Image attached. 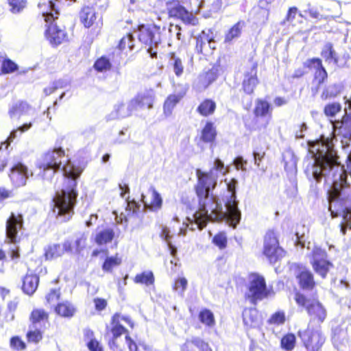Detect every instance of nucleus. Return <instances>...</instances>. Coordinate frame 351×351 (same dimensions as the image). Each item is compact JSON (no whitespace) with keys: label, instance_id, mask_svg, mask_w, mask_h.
Listing matches in <instances>:
<instances>
[{"label":"nucleus","instance_id":"nucleus-28","mask_svg":"<svg viewBox=\"0 0 351 351\" xmlns=\"http://www.w3.org/2000/svg\"><path fill=\"white\" fill-rule=\"evenodd\" d=\"M96 19L95 10L89 6L82 8L80 12V21L86 27H90Z\"/></svg>","mask_w":351,"mask_h":351},{"label":"nucleus","instance_id":"nucleus-46","mask_svg":"<svg viewBox=\"0 0 351 351\" xmlns=\"http://www.w3.org/2000/svg\"><path fill=\"white\" fill-rule=\"evenodd\" d=\"M73 252L71 254H80L86 246V237L85 235L80 234L76 238L74 242H72Z\"/></svg>","mask_w":351,"mask_h":351},{"label":"nucleus","instance_id":"nucleus-1","mask_svg":"<svg viewBox=\"0 0 351 351\" xmlns=\"http://www.w3.org/2000/svg\"><path fill=\"white\" fill-rule=\"evenodd\" d=\"M308 146L312 160L306 168L307 176L316 182L323 179L331 184L327 199L332 217H342L345 221H351V186L343 166L337 160L333 139L322 135L315 141H308Z\"/></svg>","mask_w":351,"mask_h":351},{"label":"nucleus","instance_id":"nucleus-56","mask_svg":"<svg viewBox=\"0 0 351 351\" xmlns=\"http://www.w3.org/2000/svg\"><path fill=\"white\" fill-rule=\"evenodd\" d=\"M213 243L219 248L223 249L226 246L227 239L223 233H219L213 238Z\"/></svg>","mask_w":351,"mask_h":351},{"label":"nucleus","instance_id":"nucleus-16","mask_svg":"<svg viewBox=\"0 0 351 351\" xmlns=\"http://www.w3.org/2000/svg\"><path fill=\"white\" fill-rule=\"evenodd\" d=\"M9 176L14 186H24L29 177L27 167L22 163H18L12 167Z\"/></svg>","mask_w":351,"mask_h":351},{"label":"nucleus","instance_id":"nucleus-21","mask_svg":"<svg viewBox=\"0 0 351 351\" xmlns=\"http://www.w3.org/2000/svg\"><path fill=\"white\" fill-rule=\"evenodd\" d=\"M257 65L254 64L250 68V71L246 72L244 75V79L243 81V88L245 93L252 94L254 92V89L258 84V78L256 76Z\"/></svg>","mask_w":351,"mask_h":351},{"label":"nucleus","instance_id":"nucleus-25","mask_svg":"<svg viewBox=\"0 0 351 351\" xmlns=\"http://www.w3.org/2000/svg\"><path fill=\"white\" fill-rule=\"evenodd\" d=\"M39 282V278L38 276L32 274H27L23 278L22 289L27 295H32L37 289Z\"/></svg>","mask_w":351,"mask_h":351},{"label":"nucleus","instance_id":"nucleus-40","mask_svg":"<svg viewBox=\"0 0 351 351\" xmlns=\"http://www.w3.org/2000/svg\"><path fill=\"white\" fill-rule=\"evenodd\" d=\"M270 104L264 100L258 99L256 102L254 114L256 116L264 117L269 113Z\"/></svg>","mask_w":351,"mask_h":351},{"label":"nucleus","instance_id":"nucleus-22","mask_svg":"<svg viewBox=\"0 0 351 351\" xmlns=\"http://www.w3.org/2000/svg\"><path fill=\"white\" fill-rule=\"evenodd\" d=\"M169 12L171 16L181 19L186 24L195 25L197 23L195 16L191 12L186 10L182 5H176L170 10Z\"/></svg>","mask_w":351,"mask_h":351},{"label":"nucleus","instance_id":"nucleus-49","mask_svg":"<svg viewBox=\"0 0 351 351\" xmlns=\"http://www.w3.org/2000/svg\"><path fill=\"white\" fill-rule=\"evenodd\" d=\"M47 318V314L41 309H35L32 312L30 320L32 322L31 325L38 326L40 322Z\"/></svg>","mask_w":351,"mask_h":351},{"label":"nucleus","instance_id":"nucleus-62","mask_svg":"<svg viewBox=\"0 0 351 351\" xmlns=\"http://www.w3.org/2000/svg\"><path fill=\"white\" fill-rule=\"evenodd\" d=\"M88 348L90 351H101L99 343L95 339H91L88 343Z\"/></svg>","mask_w":351,"mask_h":351},{"label":"nucleus","instance_id":"nucleus-42","mask_svg":"<svg viewBox=\"0 0 351 351\" xmlns=\"http://www.w3.org/2000/svg\"><path fill=\"white\" fill-rule=\"evenodd\" d=\"M121 263V258L115 255L114 256L107 257L102 265V269L105 271H111L112 269Z\"/></svg>","mask_w":351,"mask_h":351},{"label":"nucleus","instance_id":"nucleus-44","mask_svg":"<svg viewBox=\"0 0 351 351\" xmlns=\"http://www.w3.org/2000/svg\"><path fill=\"white\" fill-rule=\"evenodd\" d=\"M27 339L29 342L38 343L42 339V333L38 326L30 325L29 330L27 334Z\"/></svg>","mask_w":351,"mask_h":351},{"label":"nucleus","instance_id":"nucleus-13","mask_svg":"<svg viewBox=\"0 0 351 351\" xmlns=\"http://www.w3.org/2000/svg\"><path fill=\"white\" fill-rule=\"evenodd\" d=\"M136 110L132 99L127 104L119 102L114 106V108L107 116V120L112 121L130 117Z\"/></svg>","mask_w":351,"mask_h":351},{"label":"nucleus","instance_id":"nucleus-3","mask_svg":"<svg viewBox=\"0 0 351 351\" xmlns=\"http://www.w3.org/2000/svg\"><path fill=\"white\" fill-rule=\"evenodd\" d=\"M64 182L66 184L60 192H57L53 199V212L57 217H64V221L69 220L75 206L77 193L75 191L77 179L82 170L68 161L62 167Z\"/></svg>","mask_w":351,"mask_h":351},{"label":"nucleus","instance_id":"nucleus-37","mask_svg":"<svg viewBox=\"0 0 351 351\" xmlns=\"http://www.w3.org/2000/svg\"><path fill=\"white\" fill-rule=\"evenodd\" d=\"M199 319L203 324L208 327H213L215 324L214 315L208 309L201 311L199 314Z\"/></svg>","mask_w":351,"mask_h":351},{"label":"nucleus","instance_id":"nucleus-61","mask_svg":"<svg viewBox=\"0 0 351 351\" xmlns=\"http://www.w3.org/2000/svg\"><path fill=\"white\" fill-rule=\"evenodd\" d=\"M60 297V293L56 289H52L46 296L48 302L51 303L57 300Z\"/></svg>","mask_w":351,"mask_h":351},{"label":"nucleus","instance_id":"nucleus-43","mask_svg":"<svg viewBox=\"0 0 351 351\" xmlns=\"http://www.w3.org/2000/svg\"><path fill=\"white\" fill-rule=\"evenodd\" d=\"M160 236L167 243L171 254L174 256L177 252V249L170 241L171 237L170 230L167 227H163Z\"/></svg>","mask_w":351,"mask_h":351},{"label":"nucleus","instance_id":"nucleus-4","mask_svg":"<svg viewBox=\"0 0 351 351\" xmlns=\"http://www.w3.org/2000/svg\"><path fill=\"white\" fill-rule=\"evenodd\" d=\"M47 8V11L43 12L45 21L49 23L45 31V37L51 45L58 46L65 40L66 33L53 23L59 14L55 3L52 1H49Z\"/></svg>","mask_w":351,"mask_h":351},{"label":"nucleus","instance_id":"nucleus-63","mask_svg":"<svg viewBox=\"0 0 351 351\" xmlns=\"http://www.w3.org/2000/svg\"><path fill=\"white\" fill-rule=\"evenodd\" d=\"M126 344L130 351H138L136 343L128 336H125Z\"/></svg>","mask_w":351,"mask_h":351},{"label":"nucleus","instance_id":"nucleus-47","mask_svg":"<svg viewBox=\"0 0 351 351\" xmlns=\"http://www.w3.org/2000/svg\"><path fill=\"white\" fill-rule=\"evenodd\" d=\"M210 30L208 32L202 31L201 34L196 39V49L198 52L202 53L207 41L210 40Z\"/></svg>","mask_w":351,"mask_h":351},{"label":"nucleus","instance_id":"nucleus-12","mask_svg":"<svg viewBox=\"0 0 351 351\" xmlns=\"http://www.w3.org/2000/svg\"><path fill=\"white\" fill-rule=\"evenodd\" d=\"M138 36L139 40L149 46L147 52L152 58L156 57L157 52L154 50L159 43V36H156L154 28L149 25H141L138 27Z\"/></svg>","mask_w":351,"mask_h":351},{"label":"nucleus","instance_id":"nucleus-26","mask_svg":"<svg viewBox=\"0 0 351 351\" xmlns=\"http://www.w3.org/2000/svg\"><path fill=\"white\" fill-rule=\"evenodd\" d=\"M120 319L130 324L131 327H133V323L128 317H121V316L118 314L114 315L112 319V324H113L112 328V333L114 339L119 337L120 335H121L123 333H125L126 332V329L121 324H119Z\"/></svg>","mask_w":351,"mask_h":351},{"label":"nucleus","instance_id":"nucleus-11","mask_svg":"<svg viewBox=\"0 0 351 351\" xmlns=\"http://www.w3.org/2000/svg\"><path fill=\"white\" fill-rule=\"evenodd\" d=\"M326 258L327 254L324 250L318 247L313 248L311 263L314 271L323 278H326L330 268L332 267V264Z\"/></svg>","mask_w":351,"mask_h":351},{"label":"nucleus","instance_id":"nucleus-10","mask_svg":"<svg viewBox=\"0 0 351 351\" xmlns=\"http://www.w3.org/2000/svg\"><path fill=\"white\" fill-rule=\"evenodd\" d=\"M298 335L308 351H318L325 341V337L319 329L311 330L308 327L306 330L299 331Z\"/></svg>","mask_w":351,"mask_h":351},{"label":"nucleus","instance_id":"nucleus-60","mask_svg":"<svg viewBox=\"0 0 351 351\" xmlns=\"http://www.w3.org/2000/svg\"><path fill=\"white\" fill-rule=\"evenodd\" d=\"M94 304L96 310L99 311L104 310L107 306L106 300L98 298L94 299Z\"/></svg>","mask_w":351,"mask_h":351},{"label":"nucleus","instance_id":"nucleus-33","mask_svg":"<svg viewBox=\"0 0 351 351\" xmlns=\"http://www.w3.org/2000/svg\"><path fill=\"white\" fill-rule=\"evenodd\" d=\"M114 236V232L111 228H107L99 232L95 237V242L102 245L110 242Z\"/></svg>","mask_w":351,"mask_h":351},{"label":"nucleus","instance_id":"nucleus-45","mask_svg":"<svg viewBox=\"0 0 351 351\" xmlns=\"http://www.w3.org/2000/svg\"><path fill=\"white\" fill-rule=\"evenodd\" d=\"M169 64L172 66L173 72L176 76L179 77L182 74L184 66L180 58L176 57L175 54H172L169 60Z\"/></svg>","mask_w":351,"mask_h":351},{"label":"nucleus","instance_id":"nucleus-30","mask_svg":"<svg viewBox=\"0 0 351 351\" xmlns=\"http://www.w3.org/2000/svg\"><path fill=\"white\" fill-rule=\"evenodd\" d=\"M217 135L216 129L211 122H207L202 131L201 139L205 143L215 141Z\"/></svg>","mask_w":351,"mask_h":351},{"label":"nucleus","instance_id":"nucleus-20","mask_svg":"<svg viewBox=\"0 0 351 351\" xmlns=\"http://www.w3.org/2000/svg\"><path fill=\"white\" fill-rule=\"evenodd\" d=\"M148 192L152 195V199L149 203L145 200V195L141 194V201L144 204L145 208L152 211L157 212L161 209L162 206V198L160 194L155 189L153 186H151Z\"/></svg>","mask_w":351,"mask_h":351},{"label":"nucleus","instance_id":"nucleus-39","mask_svg":"<svg viewBox=\"0 0 351 351\" xmlns=\"http://www.w3.org/2000/svg\"><path fill=\"white\" fill-rule=\"evenodd\" d=\"M342 89V86L339 84H334L329 85L326 88L322 94V98L326 99L328 98L335 97L338 95Z\"/></svg>","mask_w":351,"mask_h":351},{"label":"nucleus","instance_id":"nucleus-35","mask_svg":"<svg viewBox=\"0 0 351 351\" xmlns=\"http://www.w3.org/2000/svg\"><path fill=\"white\" fill-rule=\"evenodd\" d=\"M244 21H240L234 25L228 32L225 36L226 42H230L233 39L238 38L244 27Z\"/></svg>","mask_w":351,"mask_h":351},{"label":"nucleus","instance_id":"nucleus-23","mask_svg":"<svg viewBox=\"0 0 351 351\" xmlns=\"http://www.w3.org/2000/svg\"><path fill=\"white\" fill-rule=\"evenodd\" d=\"M305 66L315 69V80L318 82V84H322L327 78V72L322 64V61L319 58H313L307 60L305 62Z\"/></svg>","mask_w":351,"mask_h":351},{"label":"nucleus","instance_id":"nucleus-57","mask_svg":"<svg viewBox=\"0 0 351 351\" xmlns=\"http://www.w3.org/2000/svg\"><path fill=\"white\" fill-rule=\"evenodd\" d=\"M10 346L16 350H23L25 348V343L18 337L10 339Z\"/></svg>","mask_w":351,"mask_h":351},{"label":"nucleus","instance_id":"nucleus-19","mask_svg":"<svg viewBox=\"0 0 351 351\" xmlns=\"http://www.w3.org/2000/svg\"><path fill=\"white\" fill-rule=\"evenodd\" d=\"M154 98L155 93L154 90L149 89L138 93L133 99H132V101L134 103V106L136 109L138 107L143 108L145 106L151 109L153 107L152 104Z\"/></svg>","mask_w":351,"mask_h":351},{"label":"nucleus","instance_id":"nucleus-41","mask_svg":"<svg viewBox=\"0 0 351 351\" xmlns=\"http://www.w3.org/2000/svg\"><path fill=\"white\" fill-rule=\"evenodd\" d=\"M10 10L13 14H19L26 8L27 0H8Z\"/></svg>","mask_w":351,"mask_h":351},{"label":"nucleus","instance_id":"nucleus-59","mask_svg":"<svg viewBox=\"0 0 351 351\" xmlns=\"http://www.w3.org/2000/svg\"><path fill=\"white\" fill-rule=\"evenodd\" d=\"M234 164L237 169H241L242 171H245V165L247 164V161L244 160L243 157L238 156L234 160Z\"/></svg>","mask_w":351,"mask_h":351},{"label":"nucleus","instance_id":"nucleus-6","mask_svg":"<svg viewBox=\"0 0 351 351\" xmlns=\"http://www.w3.org/2000/svg\"><path fill=\"white\" fill-rule=\"evenodd\" d=\"M345 107L344 115L341 120L332 123L333 134L341 138L343 147L350 146L351 144V97H344Z\"/></svg>","mask_w":351,"mask_h":351},{"label":"nucleus","instance_id":"nucleus-51","mask_svg":"<svg viewBox=\"0 0 351 351\" xmlns=\"http://www.w3.org/2000/svg\"><path fill=\"white\" fill-rule=\"evenodd\" d=\"M341 110V106L339 103H331L324 108V113L327 117H335L337 113Z\"/></svg>","mask_w":351,"mask_h":351},{"label":"nucleus","instance_id":"nucleus-14","mask_svg":"<svg viewBox=\"0 0 351 351\" xmlns=\"http://www.w3.org/2000/svg\"><path fill=\"white\" fill-rule=\"evenodd\" d=\"M65 252L72 253L73 247L70 240H66L62 243L48 245L45 250V256L47 260H52L62 256Z\"/></svg>","mask_w":351,"mask_h":351},{"label":"nucleus","instance_id":"nucleus-29","mask_svg":"<svg viewBox=\"0 0 351 351\" xmlns=\"http://www.w3.org/2000/svg\"><path fill=\"white\" fill-rule=\"evenodd\" d=\"M56 313L64 317H71L75 313V308L69 302L59 303L56 308Z\"/></svg>","mask_w":351,"mask_h":351},{"label":"nucleus","instance_id":"nucleus-34","mask_svg":"<svg viewBox=\"0 0 351 351\" xmlns=\"http://www.w3.org/2000/svg\"><path fill=\"white\" fill-rule=\"evenodd\" d=\"M134 281L136 284H144L147 286L152 285L154 282V276L151 271H145L137 274Z\"/></svg>","mask_w":351,"mask_h":351},{"label":"nucleus","instance_id":"nucleus-2","mask_svg":"<svg viewBox=\"0 0 351 351\" xmlns=\"http://www.w3.org/2000/svg\"><path fill=\"white\" fill-rule=\"evenodd\" d=\"M226 173L223 162L219 158L215 160L214 166L209 172H204L199 169L196 170L198 180L195 191L199 199V209L193 215V221L187 218L190 223L186 227L191 230L195 228L202 230L208 221L226 220L234 228L239 223L241 213L238 208L236 193L238 181L232 178L226 183L228 193L223 199L226 211H223L221 204L211 193L217 185L219 175Z\"/></svg>","mask_w":351,"mask_h":351},{"label":"nucleus","instance_id":"nucleus-9","mask_svg":"<svg viewBox=\"0 0 351 351\" xmlns=\"http://www.w3.org/2000/svg\"><path fill=\"white\" fill-rule=\"evenodd\" d=\"M263 253L271 263H275L285 255V251L279 247L274 231H269L265 234Z\"/></svg>","mask_w":351,"mask_h":351},{"label":"nucleus","instance_id":"nucleus-27","mask_svg":"<svg viewBox=\"0 0 351 351\" xmlns=\"http://www.w3.org/2000/svg\"><path fill=\"white\" fill-rule=\"evenodd\" d=\"M29 106L25 101H18L14 102L9 109L10 117L19 119L21 116L27 113Z\"/></svg>","mask_w":351,"mask_h":351},{"label":"nucleus","instance_id":"nucleus-31","mask_svg":"<svg viewBox=\"0 0 351 351\" xmlns=\"http://www.w3.org/2000/svg\"><path fill=\"white\" fill-rule=\"evenodd\" d=\"M216 104L212 99H205L197 107V112L202 116L207 117L214 113Z\"/></svg>","mask_w":351,"mask_h":351},{"label":"nucleus","instance_id":"nucleus-53","mask_svg":"<svg viewBox=\"0 0 351 351\" xmlns=\"http://www.w3.org/2000/svg\"><path fill=\"white\" fill-rule=\"evenodd\" d=\"M1 71L3 73H10L14 72L18 69L17 64L10 59H5L3 61Z\"/></svg>","mask_w":351,"mask_h":351},{"label":"nucleus","instance_id":"nucleus-55","mask_svg":"<svg viewBox=\"0 0 351 351\" xmlns=\"http://www.w3.org/2000/svg\"><path fill=\"white\" fill-rule=\"evenodd\" d=\"M134 37L132 34H128L126 36L122 38L119 43V49H123L128 47L130 50L134 48Z\"/></svg>","mask_w":351,"mask_h":351},{"label":"nucleus","instance_id":"nucleus-64","mask_svg":"<svg viewBox=\"0 0 351 351\" xmlns=\"http://www.w3.org/2000/svg\"><path fill=\"white\" fill-rule=\"evenodd\" d=\"M298 13V8L295 7L290 8L287 13L286 20L292 22Z\"/></svg>","mask_w":351,"mask_h":351},{"label":"nucleus","instance_id":"nucleus-32","mask_svg":"<svg viewBox=\"0 0 351 351\" xmlns=\"http://www.w3.org/2000/svg\"><path fill=\"white\" fill-rule=\"evenodd\" d=\"M32 123H25L22 126L18 128L16 130L12 131L7 140L5 142L1 143L0 145V150H3V149H7L10 143L16 137L18 132H20L21 134L28 130L32 127Z\"/></svg>","mask_w":351,"mask_h":351},{"label":"nucleus","instance_id":"nucleus-5","mask_svg":"<svg viewBox=\"0 0 351 351\" xmlns=\"http://www.w3.org/2000/svg\"><path fill=\"white\" fill-rule=\"evenodd\" d=\"M64 157V151L57 148L48 151L38 160L37 167L40 170L43 179L51 180L54 173L60 169L62 158Z\"/></svg>","mask_w":351,"mask_h":351},{"label":"nucleus","instance_id":"nucleus-8","mask_svg":"<svg viewBox=\"0 0 351 351\" xmlns=\"http://www.w3.org/2000/svg\"><path fill=\"white\" fill-rule=\"evenodd\" d=\"M295 300L298 305L306 308L311 317V322H317L320 324L325 320L326 311L318 301L306 299L304 295L300 293H295Z\"/></svg>","mask_w":351,"mask_h":351},{"label":"nucleus","instance_id":"nucleus-38","mask_svg":"<svg viewBox=\"0 0 351 351\" xmlns=\"http://www.w3.org/2000/svg\"><path fill=\"white\" fill-rule=\"evenodd\" d=\"M296 343L295 336L292 333L285 335L281 339V348L286 351H291L294 349Z\"/></svg>","mask_w":351,"mask_h":351},{"label":"nucleus","instance_id":"nucleus-54","mask_svg":"<svg viewBox=\"0 0 351 351\" xmlns=\"http://www.w3.org/2000/svg\"><path fill=\"white\" fill-rule=\"evenodd\" d=\"M285 322V313L282 311H278L274 313L269 319L268 320V322L270 324H275V325H280L284 324Z\"/></svg>","mask_w":351,"mask_h":351},{"label":"nucleus","instance_id":"nucleus-24","mask_svg":"<svg viewBox=\"0 0 351 351\" xmlns=\"http://www.w3.org/2000/svg\"><path fill=\"white\" fill-rule=\"evenodd\" d=\"M243 321L245 326L256 328L259 326L261 320L258 312L255 308L244 309L243 312Z\"/></svg>","mask_w":351,"mask_h":351},{"label":"nucleus","instance_id":"nucleus-52","mask_svg":"<svg viewBox=\"0 0 351 351\" xmlns=\"http://www.w3.org/2000/svg\"><path fill=\"white\" fill-rule=\"evenodd\" d=\"M191 343L200 351H212L208 343L198 337H193L191 338Z\"/></svg>","mask_w":351,"mask_h":351},{"label":"nucleus","instance_id":"nucleus-50","mask_svg":"<svg viewBox=\"0 0 351 351\" xmlns=\"http://www.w3.org/2000/svg\"><path fill=\"white\" fill-rule=\"evenodd\" d=\"M94 67L99 72H104L110 69L111 63L106 57H101L95 62Z\"/></svg>","mask_w":351,"mask_h":351},{"label":"nucleus","instance_id":"nucleus-15","mask_svg":"<svg viewBox=\"0 0 351 351\" xmlns=\"http://www.w3.org/2000/svg\"><path fill=\"white\" fill-rule=\"evenodd\" d=\"M23 220L21 214L12 213L6 222V234L10 240L14 243L19 230L23 227Z\"/></svg>","mask_w":351,"mask_h":351},{"label":"nucleus","instance_id":"nucleus-18","mask_svg":"<svg viewBox=\"0 0 351 351\" xmlns=\"http://www.w3.org/2000/svg\"><path fill=\"white\" fill-rule=\"evenodd\" d=\"M297 269L295 275L300 287L303 289H312L315 286V281L312 273L305 267L295 265Z\"/></svg>","mask_w":351,"mask_h":351},{"label":"nucleus","instance_id":"nucleus-48","mask_svg":"<svg viewBox=\"0 0 351 351\" xmlns=\"http://www.w3.org/2000/svg\"><path fill=\"white\" fill-rule=\"evenodd\" d=\"M304 13L308 14L312 19H316L317 21H321L322 19H327L328 16H324L320 13L319 10L312 5L311 3L307 4V8L304 11Z\"/></svg>","mask_w":351,"mask_h":351},{"label":"nucleus","instance_id":"nucleus-7","mask_svg":"<svg viewBox=\"0 0 351 351\" xmlns=\"http://www.w3.org/2000/svg\"><path fill=\"white\" fill-rule=\"evenodd\" d=\"M268 295L269 291L265 278L256 274H251L249 277L247 291L245 293L246 298L252 304H256L258 301L263 300Z\"/></svg>","mask_w":351,"mask_h":351},{"label":"nucleus","instance_id":"nucleus-36","mask_svg":"<svg viewBox=\"0 0 351 351\" xmlns=\"http://www.w3.org/2000/svg\"><path fill=\"white\" fill-rule=\"evenodd\" d=\"M322 56L328 63L336 64L337 62L336 54L331 43H328L324 45L322 51Z\"/></svg>","mask_w":351,"mask_h":351},{"label":"nucleus","instance_id":"nucleus-17","mask_svg":"<svg viewBox=\"0 0 351 351\" xmlns=\"http://www.w3.org/2000/svg\"><path fill=\"white\" fill-rule=\"evenodd\" d=\"M179 86L181 87L180 90L176 92V93L169 95L164 102L163 111L166 117H169L171 114L175 106L186 94V88L182 85Z\"/></svg>","mask_w":351,"mask_h":351},{"label":"nucleus","instance_id":"nucleus-58","mask_svg":"<svg viewBox=\"0 0 351 351\" xmlns=\"http://www.w3.org/2000/svg\"><path fill=\"white\" fill-rule=\"evenodd\" d=\"M187 286V280L185 278H181L177 280L175 282L174 289L182 294Z\"/></svg>","mask_w":351,"mask_h":351}]
</instances>
